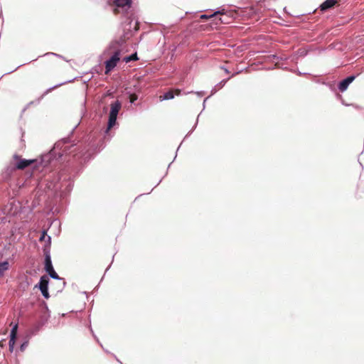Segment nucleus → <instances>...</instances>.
Instances as JSON below:
<instances>
[{"label":"nucleus","mask_w":364,"mask_h":364,"mask_svg":"<svg viewBox=\"0 0 364 364\" xmlns=\"http://www.w3.org/2000/svg\"><path fill=\"white\" fill-rule=\"evenodd\" d=\"M337 0H326L321 6L320 9L321 11H326L328 9L332 8L337 4Z\"/></svg>","instance_id":"obj_11"},{"label":"nucleus","mask_w":364,"mask_h":364,"mask_svg":"<svg viewBox=\"0 0 364 364\" xmlns=\"http://www.w3.org/2000/svg\"><path fill=\"white\" fill-rule=\"evenodd\" d=\"M45 270L53 279H59L58 274L55 272L51 258L49 254L46 255L45 257Z\"/></svg>","instance_id":"obj_6"},{"label":"nucleus","mask_w":364,"mask_h":364,"mask_svg":"<svg viewBox=\"0 0 364 364\" xmlns=\"http://www.w3.org/2000/svg\"><path fill=\"white\" fill-rule=\"evenodd\" d=\"M55 55L53 53H48L40 60V64L46 68H52L55 65Z\"/></svg>","instance_id":"obj_5"},{"label":"nucleus","mask_w":364,"mask_h":364,"mask_svg":"<svg viewBox=\"0 0 364 364\" xmlns=\"http://www.w3.org/2000/svg\"><path fill=\"white\" fill-rule=\"evenodd\" d=\"M121 109V103L117 100L111 104V109L109 116L108 129H111L116 122L117 117Z\"/></svg>","instance_id":"obj_2"},{"label":"nucleus","mask_w":364,"mask_h":364,"mask_svg":"<svg viewBox=\"0 0 364 364\" xmlns=\"http://www.w3.org/2000/svg\"><path fill=\"white\" fill-rule=\"evenodd\" d=\"M35 161L36 160L20 159L16 167L17 169L23 170L33 164Z\"/></svg>","instance_id":"obj_10"},{"label":"nucleus","mask_w":364,"mask_h":364,"mask_svg":"<svg viewBox=\"0 0 364 364\" xmlns=\"http://www.w3.org/2000/svg\"><path fill=\"white\" fill-rule=\"evenodd\" d=\"M223 14H224L223 12L216 11L213 14L210 15V16L205 15V14H203V15L200 16V18L206 20V19H209V18H215V19H217L218 15H223Z\"/></svg>","instance_id":"obj_13"},{"label":"nucleus","mask_w":364,"mask_h":364,"mask_svg":"<svg viewBox=\"0 0 364 364\" xmlns=\"http://www.w3.org/2000/svg\"><path fill=\"white\" fill-rule=\"evenodd\" d=\"M132 0H109V4L114 6L113 12L115 15L126 13L132 6Z\"/></svg>","instance_id":"obj_1"},{"label":"nucleus","mask_w":364,"mask_h":364,"mask_svg":"<svg viewBox=\"0 0 364 364\" xmlns=\"http://www.w3.org/2000/svg\"><path fill=\"white\" fill-rule=\"evenodd\" d=\"M17 330H18V324L16 323L12 329H11V335H10V340H9V350L11 351L13 350L14 349V344H15V342H16V335H17Z\"/></svg>","instance_id":"obj_7"},{"label":"nucleus","mask_w":364,"mask_h":364,"mask_svg":"<svg viewBox=\"0 0 364 364\" xmlns=\"http://www.w3.org/2000/svg\"><path fill=\"white\" fill-rule=\"evenodd\" d=\"M49 282V278L47 275H43L41 279L38 284V288L41 290L43 296L46 299H48L50 297L49 293L48 291V286Z\"/></svg>","instance_id":"obj_4"},{"label":"nucleus","mask_w":364,"mask_h":364,"mask_svg":"<svg viewBox=\"0 0 364 364\" xmlns=\"http://www.w3.org/2000/svg\"><path fill=\"white\" fill-rule=\"evenodd\" d=\"M0 345H1V346H3V343H2V341H1V342H0Z\"/></svg>","instance_id":"obj_18"},{"label":"nucleus","mask_w":364,"mask_h":364,"mask_svg":"<svg viewBox=\"0 0 364 364\" xmlns=\"http://www.w3.org/2000/svg\"><path fill=\"white\" fill-rule=\"evenodd\" d=\"M9 268V263L7 261L0 262V277H1L6 271Z\"/></svg>","instance_id":"obj_12"},{"label":"nucleus","mask_w":364,"mask_h":364,"mask_svg":"<svg viewBox=\"0 0 364 364\" xmlns=\"http://www.w3.org/2000/svg\"><path fill=\"white\" fill-rule=\"evenodd\" d=\"M138 97L136 94H132L129 96V101L131 103H134L136 100H137Z\"/></svg>","instance_id":"obj_15"},{"label":"nucleus","mask_w":364,"mask_h":364,"mask_svg":"<svg viewBox=\"0 0 364 364\" xmlns=\"http://www.w3.org/2000/svg\"><path fill=\"white\" fill-rule=\"evenodd\" d=\"M181 90L179 89L170 90L166 92L163 96H160V100H171L174 97V95H180Z\"/></svg>","instance_id":"obj_8"},{"label":"nucleus","mask_w":364,"mask_h":364,"mask_svg":"<svg viewBox=\"0 0 364 364\" xmlns=\"http://www.w3.org/2000/svg\"><path fill=\"white\" fill-rule=\"evenodd\" d=\"M119 55L120 50H117L110 59L105 62V74H108L117 65L120 59Z\"/></svg>","instance_id":"obj_3"},{"label":"nucleus","mask_w":364,"mask_h":364,"mask_svg":"<svg viewBox=\"0 0 364 364\" xmlns=\"http://www.w3.org/2000/svg\"><path fill=\"white\" fill-rule=\"evenodd\" d=\"M218 20L220 21L221 23H226L225 20L222 18H219Z\"/></svg>","instance_id":"obj_17"},{"label":"nucleus","mask_w":364,"mask_h":364,"mask_svg":"<svg viewBox=\"0 0 364 364\" xmlns=\"http://www.w3.org/2000/svg\"><path fill=\"white\" fill-rule=\"evenodd\" d=\"M45 235H46V232H43V234H42V235H41V237H40V240H41V241H42V240L44 239Z\"/></svg>","instance_id":"obj_16"},{"label":"nucleus","mask_w":364,"mask_h":364,"mask_svg":"<svg viewBox=\"0 0 364 364\" xmlns=\"http://www.w3.org/2000/svg\"><path fill=\"white\" fill-rule=\"evenodd\" d=\"M136 60H138V58H137V54L136 53L129 56H127L124 58V61H125L126 63H129L130 61Z\"/></svg>","instance_id":"obj_14"},{"label":"nucleus","mask_w":364,"mask_h":364,"mask_svg":"<svg viewBox=\"0 0 364 364\" xmlns=\"http://www.w3.org/2000/svg\"><path fill=\"white\" fill-rule=\"evenodd\" d=\"M355 76H349L342 80L338 85V89L341 92H344L348 85L354 80Z\"/></svg>","instance_id":"obj_9"}]
</instances>
